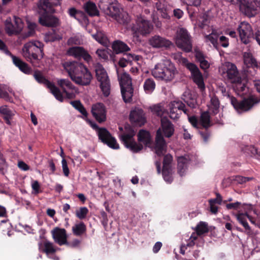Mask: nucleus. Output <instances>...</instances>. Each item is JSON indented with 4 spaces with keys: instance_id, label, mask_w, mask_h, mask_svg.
Listing matches in <instances>:
<instances>
[{
    "instance_id": "23",
    "label": "nucleus",
    "mask_w": 260,
    "mask_h": 260,
    "mask_svg": "<svg viewBox=\"0 0 260 260\" xmlns=\"http://www.w3.org/2000/svg\"><path fill=\"white\" fill-rule=\"evenodd\" d=\"M11 57L12 59L13 63L18 67L21 72L28 75L31 73V68L27 63L14 55H11Z\"/></svg>"
},
{
    "instance_id": "20",
    "label": "nucleus",
    "mask_w": 260,
    "mask_h": 260,
    "mask_svg": "<svg viewBox=\"0 0 260 260\" xmlns=\"http://www.w3.org/2000/svg\"><path fill=\"white\" fill-rule=\"evenodd\" d=\"M67 53L69 55L73 56L75 58H83L85 61L89 62L91 60V57L89 54L83 47L76 46L70 48Z\"/></svg>"
},
{
    "instance_id": "57",
    "label": "nucleus",
    "mask_w": 260,
    "mask_h": 260,
    "mask_svg": "<svg viewBox=\"0 0 260 260\" xmlns=\"http://www.w3.org/2000/svg\"><path fill=\"white\" fill-rule=\"evenodd\" d=\"M96 54L100 58L104 60L108 59V53L105 49H98L96 51Z\"/></svg>"
},
{
    "instance_id": "45",
    "label": "nucleus",
    "mask_w": 260,
    "mask_h": 260,
    "mask_svg": "<svg viewBox=\"0 0 260 260\" xmlns=\"http://www.w3.org/2000/svg\"><path fill=\"white\" fill-rule=\"evenodd\" d=\"M44 249L43 251L46 254H53L56 252L53 244L48 241H46L44 243Z\"/></svg>"
},
{
    "instance_id": "59",
    "label": "nucleus",
    "mask_w": 260,
    "mask_h": 260,
    "mask_svg": "<svg viewBox=\"0 0 260 260\" xmlns=\"http://www.w3.org/2000/svg\"><path fill=\"white\" fill-rule=\"evenodd\" d=\"M194 53L196 59L199 62L205 59V56L202 51L199 50H195Z\"/></svg>"
},
{
    "instance_id": "52",
    "label": "nucleus",
    "mask_w": 260,
    "mask_h": 260,
    "mask_svg": "<svg viewBox=\"0 0 260 260\" xmlns=\"http://www.w3.org/2000/svg\"><path fill=\"white\" fill-rule=\"evenodd\" d=\"M36 27V24L34 23H30L28 24V31L24 34H23V37L24 38H28L32 36L35 32V28Z\"/></svg>"
},
{
    "instance_id": "48",
    "label": "nucleus",
    "mask_w": 260,
    "mask_h": 260,
    "mask_svg": "<svg viewBox=\"0 0 260 260\" xmlns=\"http://www.w3.org/2000/svg\"><path fill=\"white\" fill-rule=\"evenodd\" d=\"M0 114L4 115V117H13L14 115V113L11 111L8 106L4 105L0 107Z\"/></svg>"
},
{
    "instance_id": "21",
    "label": "nucleus",
    "mask_w": 260,
    "mask_h": 260,
    "mask_svg": "<svg viewBox=\"0 0 260 260\" xmlns=\"http://www.w3.org/2000/svg\"><path fill=\"white\" fill-rule=\"evenodd\" d=\"M51 234L54 241L58 245L68 244L67 232L64 229L56 227L51 231Z\"/></svg>"
},
{
    "instance_id": "34",
    "label": "nucleus",
    "mask_w": 260,
    "mask_h": 260,
    "mask_svg": "<svg viewBox=\"0 0 260 260\" xmlns=\"http://www.w3.org/2000/svg\"><path fill=\"white\" fill-rule=\"evenodd\" d=\"M105 11L107 15L115 19L119 15L120 9L116 4H110L108 6Z\"/></svg>"
},
{
    "instance_id": "32",
    "label": "nucleus",
    "mask_w": 260,
    "mask_h": 260,
    "mask_svg": "<svg viewBox=\"0 0 260 260\" xmlns=\"http://www.w3.org/2000/svg\"><path fill=\"white\" fill-rule=\"evenodd\" d=\"M73 234L76 236H81L86 232V226L83 222L75 224L72 227Z\"/></svg>"
},
{
    "instance_id": "27",
    "label": "nucleus",
    "mask_w": 260,
    "mask_h": 260,
    "mask_svg": "<svg viewBox=\"0 0 260 260\" xmlns=\"http://www.w3.org/2000/svg\"><path fill=\"white\" fill-rule=\"evenodd\" d=\"M243 59L245 65L248 68H260V62L258 65L256 60L253 56L251 53L249 52H245L243 53Z\"/></svg>"
},
{
    "instance_id": "43",
    "label": "nucleus",
    "mask_w": 260,
    "mask_h": 260,
    "mask_svg": "<svg viewBox=\"0 0 260 260\" xmlns=\"http://www.w3.org/2000/svg\"><path fill=\"white\" fill-rule=\"evenodd\" d=\"M92 37L98 42L103 45H106L107 44V38L105 35L102 31H97L95 34L92 35Z\"/></svg>"
},
{
    "instance_id": "1",
    "label": "nucleus",
    "mask_w": 260,
    "mask_h": 260,
    "mask_svg": "<svg viewBox=\"0 0 260 260\" xmlns=\"http://www.w3.org/2000/svg\"><path fill=\"white\" fill-rule=\"evenodd\" d=\"M62 0H39L37 4L39 22L44 26L56 27L59 24V19L52 14L54 7L61 4Z\"/></svg>"
},
{
    "instance_id": "37",
    "label": "nucleus",
    "mask_w": 260,
    "mask_h": 260,
    "mask_svg": "<svg viewBox=\"0 0 260 260\" xmlns=\"http://www.w3.org/2000/svg\"><path fill=\"white\" fill-rule=\"evenodd\" d=\"M143 88L146 93H152L155 88V83L153 79L151 78L146 79L144 83Z\"/></svg>"
},
{
    "instance_id": "58",
    "label": "nucleus",
    "mask_w": 260,
    "mask_h": 260,
    "mask_svg": "<svg viewBox=\"0 0 260 260\" xmlns=\"http://www.w3.org/2000/svg\"><path fill=\"white\" fill-rule=\"evenodd\" d=\"M62 167L63 174L65 176L68 177L70 174L69 169L68 166L67 160L63 158L61 161Z\"/></svg>"
},
{
    "instance_id": "11",
    "label": "nucleus",
    "mask_w": 260,
    "mask_h": 260,
    "mask_svg": "<svg viewBox=\"0 0 260 260\" xmlns=\"http://www.w3.org/2000/svg\"><path fill=\"white\" fill-rule=\"evenodd\" d=\"M95 68L97 80L100 82V88L103 94L108 96L110 93V83L107 73L100 63H98Z\"/></svg>"
},
{
    "instance_id": "28",
    "label": "nucleus",
    "mask_w": 260,
    "mask_h": 260,
    "mask_svg": "<svg viewBox=\"0 0 260 260\" xmlns=\"http://www.w3.org/2000/svg\"><path fill=\"white\" fill-rule=\"evenodd\" d=\"M112 48L116 54L123 53L130 50L129 47L125 43L119 40L114 41Z\"/></svg>"
},
{
    "instance_id": "22",
    "label": "nucleus",
    "mask_w": 260,
    "mask_h": 260,
    "mask_svg": "<svg viewBox=\"0 0 260 260\" xmlns=\"http://www.w3.org/2000/svg\"><path fill=\"white\" fill-rule=\"evenodd\" d=\"M91 113L93 116L100 123L105 121L106 119L105 108L102 103L93 105L91 108Z\"/></svg>"
},
{
    "instance_id": "46",
    "label": "nucleus",
    "mask_w": 260,
    "mask_h": 260,
    "mask_svg": "<svg viewBox=\"0 0 260 260\" xmlns=\"http://www.w3.org/2000/svg\"><path fill=\"white\" fill-rule=\"evenodd\" d=\"M209 128H203L202 127L199 128V133L205 142H208L211 136V131Z\"/></svg>"
},
{
    "instance_id": "38",
    "label": "nucleus",
    "mask_w": 260,
    "mask_h": 260,
    "mask_svg": "<svg viewBox=\"0 0 260 260\" xmlns=\"http://www.w3.org/2000/svg\"><path fill=\"white\" fill-rule=\"evenodd\" d=\"M34 77L39 83L45 85L48 88L52 83L48 80L46 79L42 75V73L38 70L34 72Z\"/></svg>"
},
{
    "instance_id": "35",
    "label": "nucleus",
    "mask_w": 260,
    "mask_h": 260,
    "mask_svg": "<svg viewBox=\"0 0 260 260\" xmlns=\"http://www.w3.org/2000/svg\"><path fill=\"white\" fill-rule=\"evenodd\" d=\"M58 85L62 88L63 92L67 89L75 90V87L68 79H61L57 80Z\"/></svg>"
},
{
    "instance_id": "64",
    "label": "nucleus",
    "mask_w": 260,
    "mask_h": 260,
    "mask_svg": "<svg viewBox=\"0 0 260 260\" xmlns=\"http://www.w3.org/2000/svg\"><path fill=\"white\" fill-rule=\"evenodd\" d=\"M216 198L215 199H212L209 200V203H212L213 204H221L222 202V197L219 193H216Z\"/></svg>"
},
{
    "instance_id": "7",
    "label": "nucleus",
    "mask_w": 260,
    "mask_h": 260,
    "mask_svg": "<svg viewBox=\"0 0 260 260\" xmlns=\"http://www.w3.org/2000/svg\"><path fill=\"white\" fill-rule=\"evenodd\" d=\"M136 133L134 128L129 124L125 125L124 132L119 135L120 140L124 145L134 153L139 152L143 146L141 144H137L135 141L134 137Z\"/></svg>"
},
{
    "instance_id": "26",
    "label": "nucleus",
    "mask_w": 260,
    "mask_h": 260,
    "mask_svg": "<svg viewBox=\"0 0 260 260\" xmlns=\"http://www.w3.org/2000/svg\"><path fill=\"white\" fill-rule=\"evenodd\" d=\"M62 35L56 29H52L46 32L44 37L45 42H53L62 40Z\"/></svg>"
},
{
    "instance_id": "12",
    "label": "nucleus",
    "mask_w": 260,
    "mask_h": 260,
    "mask_svg": "<svg viewBox=\"0 0 260 260\" xmlns=\"http://www.w3.org/2000/svg\"><path fill=\"white\" fill-rule=\"evenodd\" d=\"M222 75L232 83H239L242 80L236 66L230 62H225Z\"/></svg>"
},
{
    "instance_id": "29",
    "label": "nucleus",
    "mask_w": 260,
    "mask_h": 260,
    "mask_svg": "<svg viewBox=\"0 0 260 260\" xmlns=\"http://www.w3.org/2000/svg\"><path fill=\"white\" fill-rule=\"evenodd\" d=\"M83 8L85 11L90 16H95L99 15V11L98 10L96 5L90 1L87 2L83 5Z\"/></svg>"
},
{
    "instance_id": "30",
    "label": "nucleus",
    "mask_w": 260,
    "mask_h": 260,
    "mask_svg": "<svg viewBox=\"0 0 260 260\" xmlns=\"http://www.w3.org/2000/svg\"><path fill=\"white\" fill-rule=\"evenodd\" d=\"M200 126L203 128H209L212 125L211 117L208 111L202 112L200 118Z\"/></svg>"
},
{
    "instance_id": "62",
    "label": "nucleus",
    "mask_w": 260,
    "mask_h": 260,
    "mask_svg": "<svg viewBox=\"0 0 260 260\" xmlns=\"http://www.w3.org/2000/svg\"><path fill=\"white\" fill-rule=\"evenodd\" d=\"M202 0H187V5L196 7H200Z\"/></svg>"
},
{
    "instance_id": "47",
    "label": "nucleus",
    "mask_w": 260,
    "mask_h": 260,
    "mask_svg": "<svg viewBox=\"0 0 260 260\" xmlns=\"http://www.w3.org/2000/svg\"><path fill=\"white\" fill-rule=\"evenodd\" d=\"M68 13L70 16L79 20L80 17L84 16V13L81 11L77 10L74 8H71L68 10Z\"/></svg>"
},
{
    "instance_id": "4",
    "label": "nucleus",
    "mask_w": 260,
    "mask_h": 260,
    "mask_svg": "<svg viewBox=\"0 0 260 260\" xmlns=\"http://www.w3.org/2000/svg\"><path fill=\"white\" fill-rule=\"evenodd\" d=\"M44 45L39 41L29 42L22 48V54L28 61L35 67H40L43 58Z\"/></svg>"
},
{
    "instance_id": "14",
    "label": "nucleus",
    "mask_w": 260,
    "mask_h": 260,
    "mask_svg": "<svg viewBox=\"0 0 260 260\" xmlns=\"http://www.w3.org/2000/svg\"><path fill=\"white\" fill-rule=\"evenodd\" d=\"M176 44L178 47L186 52H189L192 50V45L187 30L181 28L177 33Z\"/></svg>"
},
{
    "instance_id": "40",
    "label": "nucleus",
    "mask_w": 260,
    "mask_h": 260,
    "mask_svg": "<svg viewBox=\"0 0 260 260\" xmlns=\"http://www.w3.org/2000/svg\"><path fill=\"white\" fill-rule=\"evenodd\" d=\"M48 88L58 101L61 102L63 101V97L60 90L53 83L49 86Z\"/></svg>"
},
{
    "instance_id": "41",
    "label": "nucleus",
    "mask_w": 260,
    "mask_h": 260,
    "mask_svg": "<svg viewBox=\"0 0 260 260\" xmlns=\"http://www.w3.org/2000/svg\"><path fill=\"white\" fill-rule=\"evenodd\" d=\"M71 104L81 113L84 116L87 117L88 113L80 101H74L70 102Z\"/></svg>"
},
{
    "instance_id": "63",
    "label": "nucleus",
    "mask_w": 260,
    "mask_h": 260,
    "mask_svg": "<svg viewBox=\"0 0 260 260\" xmlns=\"http://www.w3.org/2000/svg\"><path fill=\"white\" fill-rule=\"evenodd\" d=\"M0 50L3 51L6 54L11 56L13 55L7 49V47L4 42L0 39Z\"/></svg>"
},
{
    "instance_id": "60",
    "label": "nucleus",
    "mask_w": 260,
    "mask_h": 260,
    "mask_svg": "<svg viewBox=\"0 0 260 260\" xmlns=\"http://www.w3.org/2000/svg\"><path fill=\"white\" fill-rule=\"evenodd\" d=\"M218 43L224 48L227 47L229 45L228 38L223 36L219 37Z\"/></svg>"
},
{
    "instance_id": "5",
    "label": "nucleus",
    "mask_w": 260,
    "mask_h": 260,
    "mask_svg": "<svg viewBox=\"0 0 260 260\" xmlns=\"http://www.w3.org/2000/svg\"><path fill=\"white\" fill-rule=\"evenodd\" d=\"M151 73L155 78L170 81L174 78L177 71L170 60H166L156 64Z\"/></svg>"
},
{
    "instance_id": "2",
    "label": "nucleus",
    "mask_w": 260,
    "mask_h": 260,
    "mask_svg": "<svg viewBox=\"0 0 260 260\" xmlns=\"http://www.w3.org/2000/svg\"><path fill=\"white\" fill-rule=\"evenodd\" d=\"M63 67L72 80L77 84L82 86L90 84L92 76L82 63L77 61H67L63 64Z\"/></svg>"
},
{
    "instance_id": "56",
    "label": "nucleus",
    "mask_w": 260,
    "mask_h": 260,
    "mask_svg": "<svg viewBox=\"0 0 260 260\" xmlns=\"http://www.w3.org/2000/svg\"><path fill=\"white\" fill-rule=\"evenodd\" d=\"M186 93V92L185 93ZM182 99L183 100L184 103H185L188 106L191 108H196V101L195 100L190 98L189 100L186 98L185 94H184L183 95V97L182 98Z\"/></svg>"
},
{
    "instance_id": "33",
    "label": "nucleus",
    "mask_w": 260,
    "mask_h": 260,
    "mask_svg": "<svg viewBox=\"0 0 260 260\" xmlns=\"http://www.w3.org/2000/svg\"><path fill=\"white\" fill-rule=\"evenodd\" d=\"M188 160L183 156L178 158V173L181 176H182L187 168Z\"/></svg>"
},
{
    "instance_id": "10",
    "label": "nucleus",
    "mask_w": 260,
    "mask_h": 260,
    "mask_svg": "<svg viewBox=\"0 0 260 260\" xmlns=\"http://www.w3.org/2000/svg\"><path fill=\"white\" fill-rule=\"evenodd\" d=\"M89 122L91 127L97 131L99 138L103 143L112 149L119 148V145L117 143L116 139L106 128H100L95 122L91 121L89 120Z\"/></svg>"
},
{
    "instance_id": "17",
    "label": "nucleus",
    "mask_w": 260,
    "mask_h": 260,
    "mask_svg": "<svg viewBox=\"0 0 260 260\" xmlns=\"http://www.w3.org/2000/svg\"><path fill=\"white\" fill-rule=\"evenodd\" d=\"M129 120L136 126H142L144 125L146 118L143 110L138 107L132 108L129 114Z\"/></svg>"
},
{
    "instance_id": "25",
    "label": "nucleus",
    "mask_w": 260,
    "mask_h": 260,
    "mask_svg": "<svg viewBox=\"0 0 260 260\" xmlns=\"http://www.w3.org/2000/svg\"><path fill=\"white\" fill-rule=\"evenodd\" d=\"M235 216L239 222L244 227L246 234L248 235L251 234V229L247 221V218H250V216L247 213H239Z\"/></svg>"
},
{
    "instance_id": "6",
    "label": "nucleus",
    "mask_w": 260,
    "mask_h": 260,
    "mask_svg": "<svg viewBox=\"0 0 260 260\" xmlns=\"http://www.w3.org/2000/svg\"><path fill=\"white\" fill-rule=\"evenodd\" d=\"M219 90L223 96L229 98L231 104L239 113L247 112L250 110L252 108L253 103L258 102L257 101H255V100L253 98H244L241 101H238L236 98L231 95L226 91V88L223 86H220Z\"/></svg>"
},
{
    "instance_id": "39",
    "label": "nucleus",
    "mask_w": 260,
    "mask_h": 260,
    "mask_svg": "<svg viewBox=\"0 0 260 260\" xmlns=\"http://www.w3.org/2000/svg\"><path fill=\"white\" fill-rule=\"evenodd\" d=\"M205 37L208 41H210L212 44L215 48L218 49L219 46L218 41L219 35L216 32L213 30L210 34L206 35Z\"/></svg>"
},
{
    "instance_id": "16",
    "label": "nucleus",
    "mask_w": 260,
    "mask_h": 260,
    "mask_svg": "<svg viewBox=\"0 0 260 260\" xmlns=\"http://www.w3.org/2000/svg\"><path fill=\"white\" fill-rule=\"evenodd\" d=\"M169 107L170 117L172 119H178L181 114V111L188 115V110L187 109L185 104L182 101H173L170 103Z\"/></svg>"
},
{
    "instance_id": "53",
    "label": "nucleus",
    "mask_w": 260,
    "mask_h": 260,
    "mask_svg": "<svg viewBox=\"0 0 260 260\" xmlns=\"http://www.w3.org/2000/svg\"><path fill=\"white\" fill-rule=\"evenodd\" d=\"M152 111L157 116L161 117V118H163L162 115L165 111V109L162 106L159 105H155L153 107Z\"/></svg>"
},
{
    "instance_id": "42",
    "label": "nucleus",
    "mask_w": 260,
    "mask_h": 260,
    "mask_svg": "<svg viewBox=\"0 0 260 260\" xmlns=\"http://www.w3.org/2000/svg\"><path fill=\"white\" fill-rule=\"evenodd\" d=\"M211 109L214 114H216L219 112L220 102L218 98L214 95L211 98Z\"/></svg>"
},
{
    "instance_id": "15",
    "label": "nucleus",
    "mask_w": 260,
    "mask_h": 260,
    "mask_svg": "<svg viewBox=\"0 0 260 260\" xmlns=\"http://www.w3.org/2000/svg\"><path fill=\"white\" fill-rule=\"evenodd\" d=\"M186 68L190 72L193 81L197 85L198 87L203 91L205 89L203 76L198 67L193 63L187 62Z\"/></svg>"
},
{
    "instance_id": "18",
    "label": "nucleus",
    "mask_w": 260,
    "mask_h": 260,
    "mask_svg": "<svg viewBox=\"0 0 260 260\" xmlns=\"http://www.w3.org/2000/svg\"><path fill=\"white\" fill-rule=\"evenodd\" d=\"M238 30L241 42L246 45L249 44L250 42V39L253 37L251 25L245 22H241L238 27Z\"/></svg>"
},
{
    "instance_id": "61",
    "label": "nucleus",
    "mask_w": 260,
    "mask_h": 260,
    "mask_svg": "<svg viewBox=\"0 0 260 260\" xmlns=\"http://www.w3.org/2000/svg\"><path fill=\"white\" fill-rule=\"evenodd\" d=\"M32 188L35 194H38L41 192L40 188V185L39 182L37 180L33 181L31 185Z\"/></svg>"
},
{
    "instance_id": "54",
    "label": "nucleus",
    "mask_w": 260,
    "mask_h": 260,
    "mask_svg": "<svg viewBox=\"0 0 260 260\" xmlns=\"http://www.w3.org/2000/svg\"><path fill=\"white\" fill-rule=\"evenodd\" d=\"M121 58L123 59V60L128 62L129 64H131L133 60H138L139 59L138 56L131 53L123 54V56Z\"/></svg>"
},
{
    "instance_id": "8",
    "label": "nucleus",
    "mask_w": 260,
    "mask_h": 260,
    "mask_svg": "<svg viewBox=\"0 0 260 260\" xmlns=\"http://www.w3.org/2000/svg\"><path fill=\"white\" fill-rule=\"evenodd\" d=\"M153 29L151 22L142 16H139L136 20V24H133L131 27L132 35L137 41L139 40L140 35L146 36Z\"/></svg>"
},
{
    "instance_id": "49",
    "label": "nucleus",
    "mask_w": 260,
    "mask_h": 260,
    "mask_svg": "<svg viewBox=\"0 0 260 260\" xmlns=\"http://www.w3.org/2000/svg\"><path fill=\"white\" fill-rule=\"evenodd\" d=\"M88 213V209L85 207H82L76 211V216L80 219H83L86 218Z\"/></svg>"
},
{
    "instance_id": "9",
    "label": "nucleus",
    "mask_w": 260,
    "mask_h": 260,
    "mask_svg": "<svg viewBox=\"0 0 260 260\" xmlns=\"http://www.w3.org/2000/svg\"><path fill=\"white\" fill-rule=\"evenodd\" d=\"M117 74L122 99L125 103H130L132 101L134 94L132 78L129 75L125 72L121 75L118 73Z\"/></svg>"
},
{
    "instance_id": "24",
    "label": "nucleus",
    "mask_w": 260,
    "mask_h": 260,
    "mask_svg": "<svg viewBox=\"0 0 260 260\" xmlns=\"http://www.w3.org/2000/svg\"><path fill=\"white\" fill-rule=\"evenodd\" d=\"M155 164L157 173L160 174L161 172L164 180L169 183L172 182L173 181L172 168H162V170H161L160 162L159 161H156Z\"/></svg>"
},
{
    "instance_id": "13",
    "label": "nucleus",
    "mask_w": 260,
    "mask_h": 260,
    "mask_svg": "<svg viewBox=\"0 0 260 260\" xmlns=\"http://www.w3.org/2000/svg\"><path fill=\"white\" fill-rule=\"evenodd\" d=\"M5 31L9 36L19 34L23 28L22 20L15 16H14L13 22L10 17L7 18L5 20Z\"/></svg>"
},
{
    "instance_id": "51",
    "label": "nucleus",
    "mask_w": 260,
    "mask_h": 260,
    "mask_svg": "<svg viewBox=\"0 0 260 260\" xmlns=\"http://www.w3.org/2000/svg\"><path fill=\"white\" fill-rule=\"evenodd\" d=\"M173 161V156L170 154L164 156L162 162V168H172L171 164Z\"/></svg>"
},
{
    "instance_id": "19",
    "label": "nucleus",
    "mask_w": 260,
    "mask_h": 260,
    "mask_svg": "<svg viewBox=\"0 0 260 260\" xmlns=\"http://www.w3.org/2000/svg\"><path fill=\"white\" fill-rule=\"evenodd\" d=\"M149 44L154 48H169L173 45L172 43L169 40L159 35H155L148 40Z\"/></svg>"
},
{
    "instance_id": "44",
    "label": "nucleus",
    "mask_w": 260,
    "mask_h": 260,
    "mask_svg": "<svg viewBox=\"0 0 260 260\" xmlns=\"http://www.w3.org/2000/svg\"><path fill=\"white\" fill-rule=\"evenodd\" d=\"M197 235L200 236L205 233H208L209 229L207 224L203 221H200L196 228Z\"/></svg>"
},
{
    "instance_id": "36",
    "label": "nucleus",
    "mask_w": 260,
    "mask_h": 260,
    "mask_svg": "<svg viewBox=\"0 0 260 260\" xmlns=\"http://www.w3.org/2000/svg\"><path fill=\"white\" fill-rule=\"evenodd\" d=\"M138 140L145 145H148L150 142V136L148 132L141 129L138 134Z\"/></svg>"
},
{
    "instance_id": "55",
    "label": "nucleus",
    "mask_w": 260,
    "mask_h": 260,
    "mask_svg": "<svg viewBox=\"0 0 260 260\" xmlns=\"http://www.w3.org/2000/svg\"><path fill=\"white\" fill-rule=\"evenodd\" d=\"M187 116L188 117V121L193 127L198 129L201 127L200 121L196 116H189V113Z\"/></svg>"
},
{
    "instance_id": "3",
    "label": "nucleus",
    "mask_w": 260,
    "mask_h": 260,
    "mask_svg": "<svg viewBox=\"0 0 260 260\" xmlns=\"http://www.w3.org/2000/svg\"><path fill=\"white\" fill-rule=\"evenodd\" d=\"M161 127L162 130L159 128L156 131L154 146L155 153L159 156L164 154L166 147V143L162 136V131L167 138H170L174 133L173 124L166 117L161 119Z\"/></svg>"
},
{
    "instance_id": "50",
    "label": "nucleus",
    "mask_w": 260,
    "mask_h": 260,
    "mask_svg": "<svg viewBox=\"0 0 260 260\" xmlns=\"http://www.w3.org/2000/svg\"><path fill=\"white\" fill-rule=\"evenodd\" d=\"M118 22L122 24H126L129 21V18L127 14H123L119 13L116 18H115Z\"/></svg>"
},
{
    "instance_id": "31",
    "label": "nucleus",
    "mask_w": 260,
    "mask_h": 260,
    "mask_svg": "<svg viewBox=\"0 0 260 260\" xmlns=\"http://www.w3.org/2000/svg\"><path fill=\"white\" fill-rule=\"evenodd\" d=\"M14 94L12 89L8 85L4 84H0V98L4 99L7 101L11 102V98L8 92Z\"/></svg>"
}]
</instances>
